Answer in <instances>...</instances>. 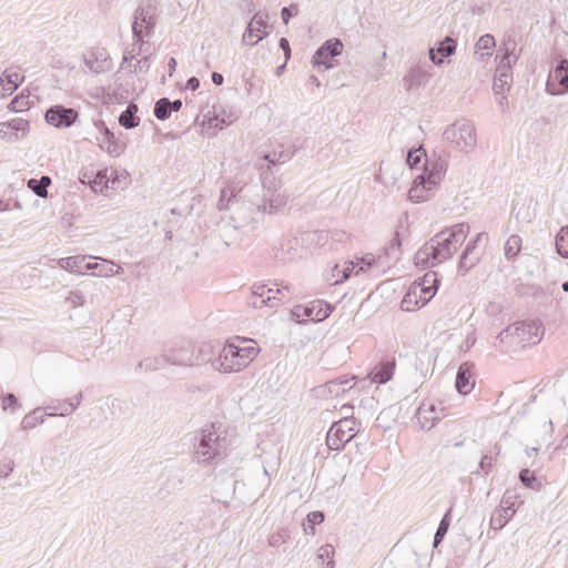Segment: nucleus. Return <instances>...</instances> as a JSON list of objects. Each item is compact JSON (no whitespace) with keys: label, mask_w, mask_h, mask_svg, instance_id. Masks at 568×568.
Wrapping results in <instances>:
<instances>
[{"label":"nucleus","mask_w":568,"mask_h":568,"mask_svg":"<svg viewBox=\"0 0 568 568\" xmlns=\"http://www.w3.org/2000/svg\"><path fill=\"white\" fill-rule=\"evenodd\" d=\"M448 161L445 152L432 158L426 156L424 172L414 179L413 186L408 191V199L412 202L420 203L428 200L430 192L435 190L446 174Z\"/></svg>","instance_id":"obj_1"},{"label":"nucleus","mask_w":568,"mask_h":568,"mask_svg":"<svg viewBox=\"0 0 568 568\" xmlns=\"http://www.w3.org/2000/svg\"><path fill=\"white\" fill-rule=\"evenodd\" d=\"M258 354L255 342L236 337L229 342L213 362V367L223 373H235L245 368Z\"/></svg>","instance_id":"obj_2"},{"label":"nucleus","mask_w":568,"mask_h":568,"mask_svg":"<svg viewBox=\"0 0 568 568\" xmlns=\"http://www.w3.org/2000/svg\"><path fill=\"white\" fill-rule=\"evenodd\" d=\"M447 235V231L437 233L430 241L425 243L415 254L414 262L419 268L437 265L453 256L459 246H455Z\"/></svg>","instance_id":"obj_3"},{"label":"nucleus","mask_w":568,"mask_h":568,"mask_svg":"<svg viewBox=\"0 0 568 568\" xmlns=\"http://www.w3.org/2000/svg\"><path fill=\"white\" fill-rule=\"evenodd\" d=\"M195 445V458L197 463H209L223 458L226 453L227 442L211 426L201 430Z\"/></svg>","instance_id":"obj_4"},{"label":"nucleus","mask_w":568,"mask_h":568,"mask_svg":"<svg viewBox=\"0 0 568 568\" xmlns=\"http://www.w3.org/2000/svg\"><path fill=\"white\" fill-rule=\"evenodd\" d=\"M443 138L454 144L458 151L465 153L473 151L477 144L475 125L468 120H459L447 126L443 132Z\"/></svg>","instance_id":"obj_5"},{"label":"nucleus","mask_w":568,"mask_h":568,"mask_svg":"<svg viewBox=\"0 0 568 568\" xmlns=\"http://www.w3.org/2000/svg\"><path fill=\"white\" fill-rule=\"evenodd\" d=\"M281 189V181L272 172L262 173L263 195L260 205H265V213L274 214L286 205L288 195Z\"/></svg>","instance_id":"obj_6"},{"label":"nucleus","mask_w":568,"mask_h":568,"mask_svg":"<svg viewBox=\"0 0 568 568\" xmlns=\"http://www.w3.org/2000/svg\"><path fill=\"white\" fill-rule=\"evenodd\" d=\"M356 419L345 416L334 422L326 434V445L331 450H341L355 436Z\"/></svg>","instance_id":"obj_7"},{"label":"nucleus","mask_w":568,"mask_h":568,"mask_svg":"<svg viewBox=\"0 0 568 568\" xmlns=\"http://www.w3.org/2000/svg\"><path fill=\"white\" fill-rule=\"evenodd\" d=\"M516 47L517 43L515 40L508 39L504 42V54L496 70L494 81V91L496 94H499L505 85L509 87L511 82V65L513 63H516L518 59V55L515 53Z\"/></svg>","instance_id":"obj_8"},{"label":"nucleus","mask_w":568,"mask_h":568,"mask_svg":"<svg viewBox=\"0 0 568 568\" xmlns=\"http://www.w3.org/2000/svg\"><path fill=\"white\" fill-rule=\"evenodd\" d=\"M232 212L233 213L231 219L235 223V229L248 225L255 227V225L265 214V205H260V203L254 202L235 200Z\"/></svg>","instance_id":"obj_9"},{"label":"nucleus","mask_w":568,"mask_h":568,"mask_svg":"<svg viewBox=\"0 0 568 568\" xmlns=\"http://www.w3.org/2000/svg\"><path fill=\"white\" fill-rule=\"evenodd\" d=\"M165 353L169 365L194 366L207 361L204 351L202 348L196 351L191 344L174 346Z\"/></svg>","instance_id":"obj_10"},{"label":"nucleus","mask_w":568,"mask_h":568,"mask_svg":"<svg viewBox=\"0 0 568 568\" xmlns=\"http://www.w3.org/2000/svg\"><path fill=\"white\" fill-rule=\"evenodd\" d=\"M343 51V42L339 39L333 38L325 41L312 57V64L314 67H324L325 70L332 69L336 65L335 57L339 55Z\"/></svg>","instance_id":"obj_11"},{"label":"nucleus","mask_w":568,"mask_h":568,"mask_svg":"<svg viewBox=\"0 0 568 568\" xmlns=\"http://www.w3.org/2000/svg\"><path fill=\"white\" fill-rule=\"evenodd\" d=\"M430 65L424 61L412 65L402 80L406 92H415L425 87L430 78Z\"/></svg>","instance_id":"obj_12"},{"label":"nucleus","mask_w":568,"mask_h":568,"mask_svg":"<svg viewBox=\"0 0 568 568\" xmlns=\"http://www.w3.org/2000/svg\"><path fill=\"white\" fill-rule=\"evenodd\" d=\"M435 295V291H427L417 282H414L407 290L400 302V308L405 312H413L426 305Z\"/></svg>","instance_id":"obj_13"},{"label":"nucleus","mask_w":568,"mask_h":568,"mask_svg":"<svg viewBox=\"0 0 568 568\" xmlns=\"http://www.w3.org/2000/svg\"><path fill=\"white\" fill-rule=\"evenodd\" d=\"M79 113L72 108L62 104L50 106L45 114V121L55 128H70L78 120Z\"/></svg>","instance_id":"obj_14"},{"label":"nucleus","mask_w":568,"mask_h":568,"mask_svg":"<svg viewBox=\"0 0 568 568\" xmlns=\"http://www.w3.org/2000/svg\"><path fill=\"white\" fill-rule=\"evenodd\" d=\"M547 91L552 95L568 92V59L561 58L557 62L547 82Z\"/></svg>","instance_id":"obj_15"},{"label":"nucleus","mask_w":568,"mask_h":568,"mask_svg":"<svg viewBox=\"0 0 568 568\" xmlns=\"http://www.w3.org/2000/svg\"><path fill=\"white\" fill-rule=\"evenodd\" d=\"M84 63L90 71L99 74L110 71L113 67L112 59L105 48H92L84 54Z\"/></svg>","instance_id":"obj_16"},{"label":"nucleus","mask_w":568,"mask_h":568,"mask_svg":"<svg viewBox=\"0 0 568 568\" xmlns=\"http://www.w3.org/2000/svg\"><path fill=\"white\" fill-rule=\"evenodd\" d=\"M510 329L516 335L521 347L524 348L527 344H536L540 341L539 337V325L535 321L516 322L509 325Z\"/></svg>","instance_id":"obj_17"},{"label":"nucleus","mask_w":568,"mask_h":568,"mask_svg":"<svg viewBox=\"0 0 568 568\" xmlns=\"http://www.w3.org/2000/svg\"><path fill=\"white\" fill-rule=\"evenodd\" d=\"M22 132V136L29 131V121L14 118L9 121L0 122V138L8 142H18L20 136L18 132Z\"/></svg>","instance_id":"obj_18"},{"label":"nucleus","mask_w":568,"mask_h":568,"mask_svg":"<svg viewBox=\"0 0 568 568\" xmlns=\"http://www.w3.org/2000/svg\"><path fill=\"white\" fill-rule=\"evenodd\" d=\"M97 126L100 131L97 138L100 148L110 155L119 156L123 152V145L115 140L114 133L102 121Z\"/></svg>","instance_id":"obj_19"},{"label":"nucleus","mask_w":568,"mask_h":568,"mask_svg":"<svg viewBox=\"0 0 568 568\" xmlns=\"http://www.w3.org/2000/svg\"><path fill=\"white\" fill-rule=\"evenodd\" d=\"M132 27L145 31V36L150 37L155 27V13L151 4L139 7L134 12Z\"/></svg>","instance_id":"obj_20"},{"label":"nucleus","mask_w":568,"mask_h":568,"mask_svg":"<svg viewBox=\"0 0 568 568\" xmlns=\"http://www.w3.org/2000/svg\"><path fill=\"white\" fill-rule=\"evenodd\" d=\"M474 365L465 362L463 363L457 371L455 387L457 392L462 395L469 394L475 386V378L473 374Z\"/></svg>","instance_id":"obj_21"},{"label":"nucleus","mask_w":568,"mask_h":568,"mask_svg":"<svg viewBox=\"0 0 568 568\" xmlns=\"http://www.w3.org/2000/svg\"><path fill=\"white\" fill-rule=\"evenodd\" d=\"M290 293L291 291L288 285H282L281 287L276 288V294H281L282 296L267 295L265 300H262L260 296H256L252 293L247 304L254 308H262L263 306L274 307L280 302L287 300Z\"/></svg>","instance_id":"obj_22"},{"label":"nucleus","mask_w":568,"mask_h":568,"mask_svg":"<svg viewBox=\"0 0 568 568\" xmlns=\"http://www.w3.org/2000/svg\"><path fill=\"white\" fill-rule=\"evenodd\" d=\"M494 347L504 354L517 352L518 349L523 348L509 326L496 336Z\"/></svg>","instance_id":"obj_23"},{"label":"nucleus","mask_w":568,"mask_h":568,"mask_svg":"<svg viewBox=\"0 0 568 568\" xmlns=\"http://www.w3.org/2000/svg\"><path fill=\"white\" fill-rule=\"evenodd\" d=\"M416 417L424 429H432L436 423L440 419V415L437 413V408L434 404L423 403L417 412Z\"/></svg>","instance_id":"obj_24"},{"label":"nucleus","mask_w":568,"mask_h":568,"mask_svg":"<svg viewBox=\"0 0 568 568\" xmlns=\"http://www.w3.org/2000/svg\"><path fill=\"white\" fill-rule=\"evenodd\" d=\"M304 307L306 308V321L313 322H322L326 320L334 310L331 304L323 301H313L310 304L304 305Z\"/></svg>","instance_id":"obj_25"},{"label":"nucleus","mask_w":568,"mask_h":568,"mask_svg":"<svg viewBox=\"0 0 568 568\" xmlns=\"http://www.w3.org/2000/svg\"><path fill=\"white\" fill-rule=\"evenodd\" d=\"M395 366L394 358L382 361L372 369L369 377L374 383L385 384L393 377Z\"/></svg>","instance_id":"obj_26"},{"label":"nucleus","mask_w":568,"mask_h":568,"mask_svg":"<svg viewBox=\"0 0 568 568\" xmlns=\"http://www.w3.org/2000/svg\"><path fill=\"white\" fill-rule=\"evenodd\" d=\"M23 77L11 69L4 70L0 77V94L2 97L11 95L19 87Z\"/></svg>","instance_id":"obj_27"},{"label":"nucleus","mask_w":568,"mask_h":568,"mask_svg":"<svg viewBox=\"0 0 568 568\" xmlns=\"http://www.w3.org/2000/svg\"><path fill=\"white\" fill-rule=\"evenodd\" d=\"M456 50V41L449 37H446L435 51V49H429V59L430 61L439 65L443 63V58L452 55Z\"/></svg>","instance_id":"obj_28"},{"label":"nucleus","mask_w":568,"mask_h":568,"mask_svg":"<svg viewBox=\"0 0 568 568\" xmlns=\"http://www.w3.org/2000/svg\"><path fill=\"white\" fill-rule=\"evenodd\" d=\"M515 514H516V508L507 509L499 505L494 510V513L490 517V520H489L490 528H493L495 530H499V529L504 528L507 525V523L514 517Z\"/></svg>","instance_id":"obj_29"},{"label":"nucleus","mask_w":568,"mask_h":568,"mask_svg":"<svg viewBox=\"0 0 568 568\" xmlns=\"http://www.w3.org/2000/svg\"><path fill=\"white\" fill-rule=\"evenodd\" d=\"M138 111V105L134 102H130L126 109L123 112H121L119 116V123L124 129H134L140 123V118L136 115Z\"/></svg>","instance_id":"obj_30"},{"label":"nucleus","mask_w":568,"mask_h":568,"mask_svg":"<svg viewBox=\"0 0 568 568\" xmlns=\"http://www.w3.org/2000/svg\"><path fill=\"white\" fill-rule=\"evenodd\" d=\"M168 364L166 353L159 356H150L140 361L136 371L154 372L163 369Z\"/></svg>","instance_id":"obj_31"},{"label":"nucleus","mask_w":568,"mask_h":568,"mask_svg":"<svg viewBox=\"0 0 568 568\" xmlns=\"http://www.w3.org/2000/svg\"><path fill=\"white\" fill-rule=\"evenodd\" d=\"M85 260L87 257L83 255L62 257L58 261V265L62 270L83 274V265Z\"/></svg>","instance_id":"obj_32"},{"label":"nucleus","mask_w":568,"mask_h":568,"mask_svg":"<svg viewBox=\"0 0 568 568\" xmlns=\"http://www.w3.org/2000/svg\"><path fill=\"white\" fill-rule=\"evenodd\" d=\"M85 272H90L94 276L108 277V276H112L115 271H114V264L113 263L100 264V263H95V262H87V261H84L83 274Z\"/></svg>","instance_id":"obj_33"},{"label":"nucleus","mask_w":568,"mask_h":568,"mask_svg":"<svg viewBox=\"0 0 568 568\" xmlns=\"http://www.w3.org/2000/svg\"><path fill=\"white\" fill-rule=\"evenodd\" d=\"M51 184V178L42 175L39 180L30 179L27 183L28 187L39 197L48 196V186Z\"/></svg>","instance_id":"obj_34"},{"label":"nucleus","mask_w":568,"mask_h":568,"mask_svg":"<svg viewBox=\"0 0 568 568\" xmlns=\"http://www.w3.org/2000/svg\"><path fill=\"white\" fill-rule=\"evenodd\" d=\"M446 231L450 240L455 242V246H460L467 237L469 225L467 223H458Z\"/></svg>","instance_id":"obj_35"},{"label":"nucleus","mask_w":568,"mask_h":568,"mask_svg":"<svg viewBox=\"0 0 568 568\" xmlns=\"http://www.w3.org/2000/svg\"><path fill=\"white\" fill-rule=\"evenodd\" d=\"M235 200H239L235 193V189L232 186H226L221 190L217 209L220 211L232 210L234 207Z\"/></svg>","instance_id":"obj_36"},{"label":"nucleus","mask_w":568,"mask_h":568,"mask_svg":"<svg viewBox=\"0 0 568 568\" xmlns=\"http://www.w3.org/2000/svg\"><path fill=\"white\" fill-rule=\"evenodd\" d=\"M521 250V237L513 234L508 237L504 246V254L507 260H514Z\"/></svg>","instance_id":"obj_37"},{"label":"nucleus","mask_w":568,"mask_h":568,"mask_svg":"<svg viewBox=\"0 0 568 568\" xmlns=\"http://www.w3.org/2000/svg\"><path fill=\"white\" fill-rule=\"evenodd\" d=\"M518 477H519L520 483L525 487L536 490V491L540 490L541 483L537 479L535 471H530L528 468H523L519 471Z\"/></svg>","instance_id":"obj_38"},{"label":"nucleus","mask_w":568,"mask_h":568,"mask_svg":"<svg viewBox=\"0 0 568 568\" xmlns=\"http://www.w3.org/2000/svg\"><path fill=\"white\" fill-rule=\"evenodd\" d=\"M43 422H44V415L42 414V408L37 407L30 414H27L23 417V419L21 422V427L23 429H32L37 426L38 423L42 424Z\"/></svg>","instance_id":"obj_39"},{"label":"nucleus","mask_w":568,"mask_h":568,"mask_svg":"<svg viewBox=\"0 0 568 568\" xmlns=\"http://www.w3.org/2000/svg\"><path fill=\"white\" fill-rule=\"evenodd\" d=\"M556 250L561 257L568 258V225L561 227L557 233Z\"/></svg>","instance_id":"obj_40"},{"label":"nucleus","mask_w":568,"mask_h":568,"mask_svg":"<svg viewBox=\"0 0 568 568\" xmlns=\"http://www.w3.org/2000/svg\"><path fill=\"white\" fill-rule=\"evenodd\" d=\"M334 552L335 550L332 545H323L318 548L316 558L322 565H326V568H334Z\"/></svg>","instance_id":"obj_41"},{"label":"nucleus","mask_w":568,"mask_h":568,"mask_svg":"<svg viewBox=\"0 0 568 568\" xmlns=\"http://www.w3.org/2000/svg\"><path fill=\"white\" fill-rule=\"evenodd\" d=\"M153 112L158 120H160V121L168 120L172 114V111L169 108V98L159 99L154 104Z\"/></svg>","instance_id":"obj_42"},{"label":"nucleus","mask_w":568,"mask_h":568,"mask_svg":"<svg viewBox=\"0 0 568 568\" xmlns=\"http://www.w3.org/2000/svg\"><path fill=\"white\" fill-rule=\"evenodd\" d=\"M293 156L292 151H274L264 156V159L268 162L267 171L270 170V165L282 164L288 161Z\"/></svg>","instance_id":"obj_43"},{"label":"nucleus","mask_w":568,"mask_h":568,"mask_svg":"<svg viewBox=\"0 0 568 568\" xmlns=\"http://www.w3.org/2000/svg\"><path fill=\"white\" fill-rule=\"evenodd\" d=\"M260 32H261V28H258L250 22L246 31L243 34L242 41L250 45H254L260 40H262V36H260Z\"/></svg>","instance_id":"obj_44"},{"label":"nucleus","mask_w":568,"mask_h":568,"mask_svg":"<svg viewBox=\"0 0 568 568\" xmlns=\"http://www.w3.org/2000/svg\"><path fill=\"white\" fill-rule=\"evenodd\" d=\"M307 526L304 525V530L308 534L311 532L312 535L315 534V525H320L324 521V513L322 511H318V510H315V511H311L308 515H307Z\"/></svg>","instance_id":"obj_45"},{"label":"nucleus","mask_w":568,"mask_h":568,"mask_svg":"<svg viewBox=\"0 0 568 568\" xmlns=\"http://www.w3.org/2000/svg\"><path fill=\"white\" fill-rule=\"evenodd\" d=\"M82 397H83L82 393L80 392L72 398L63 400L62 405L64 408L62 412H60V416L64 417L71 413H73L80 406V404L82 402Z\"/></svg>","instance_id":"obj_46"},{"label":"nucleus","mask_w":568,"mask_h":568,"mask_svg":"<svg viewBox=\"0 0 568 568\" xmlns=\"http://www.w3.org/2000/svg\"><path fill=\"white\" fill-rule=\"evenodd\" d=\"M420 287L426 288L427 291H435V293L438 290L439 286V280L437 278V274L435 272H427L420 282H417Z\"/></svg>","instance_id":"obj_47"},{"label":"nucleus","mask_w":568,"mask_h":568,"mask_svg":"<svg viewBox=\"0 0 568 568\" xmlns=\"http://www.w3.org/2000/svg\"><path fill=\"white\" fill-rule=\"evenodd\" d=\"M423 156H427L423 148H418L417 150H410L407 152L406 155V164L410 169H415L420 163Z\"/></svg>","instance_id":"obj_48"},{"label":"nucleus","mask_w":568,"mask_h":568,"mask_svg":"<svg viewBox=\"0 0 568 568\" xmlns=\"http://www.w3.org/2000/svg\"><path fill=\"white\" fill-rule=\"evenodd\" d=\"M213 110H214V118L210 120L211 125L222 130L225 125H229L234 121L231 113L227 116H221V113L219 112L217 106H213Z\"/></svg>","instance_id":"obj_49"},{"label":"nucleus","mask_w":568,"mask_h":568,"mask_svg":"<svg viewBox=\"0 0 568 568\" xmlns=\"http://www.w3.org/2000/svg\"><path fill=\"white\" fill-rule=\"evenodd\" d=\"M449 511L440 520L438 528L434 536V546H437L444 538V536L447 534L448 527H449Z\"/></svg>","instance_id":"obj_50"},{"label":"nucleus","mask_w":568,"mask_h":568,"mask_svg":"<svg viewBox=\"0 0 568 568\" xmlns=\"http://www.w3.org/2000/svg\"><path fill=\"white\" fill-rule=\"evenodd\" d=\"M518 497H519V495L517 494L516 489H506V491L504 493V495L501 497L500 506H503L507 509L515 508V504H516V500L518 499Z\"/></svg>","instance_id":"obj_51"},{"label":"nucleus","mask_w":568,"mask_h":568,"mask_svg":"<svg viewBox=\"0 0 568 568\" xmlns=\"http://www.w3.org/2000/svg\"><path fill=\"white\" fill-rule=\"evenodd\" d=\"M478 261H479V257H477V256L469 257V254H466L465 252H463L459 257L458 268H459V271H463L464 273H466L473 266H475Z\"/></svg>","instance_id":"obj_52"},{"label":"nucleus","mask_w":568,"mask_h":568,"mask_svg":"<svg viewBox=\"0 0 568 568\" xmlns=\"http://www.w3.org/2000/svg\"><path fill=\"white\" fill-rule=\"evenodd\" d=\"M109 178L106 176V171L98 172L94 180L91 182V187L94 192L103 191V187H109Z\"/></svg>","instance_id":"obj_53"},{"label":"nucleus","mask_w":568,"mask_h":568,"mask_svg":"<svg viewBox=\"0 0 568 568\" xmlns=\"http://www.w3.org/2000/svg\"><path fill=\"white\" fill-rule=\"evenodd\" d=\"M252 288L253 294L260 296L262 300H265L267 295L282 296L281 294H276V290L272 287H266L265 284H254Z\"/></svg>","instance_id":"obj_54"},{"label":"nucleus","mask_w":568,"mask_h":568,"mask_svg":"<svg viewBox=\"0 0 568 568\" xmlns=\"http://www.w3.org/2000/svg\"><path fill=\"white\" fill-rule=\"evenodd\" d=\"M496 44L495 38L491 34H484L481 36L478 41L476 42V52L479 50H489L494 48Z\"/></svg>","instance_id":"obj_55"},{"label":"nucleus","mask_w":568,"mask_h":568,"mask_svg":"<svg viewBox=\"0 0 568 568\" xmlns=\"http://www.w3.org/2000/svg\"><path fill=\"white\" fill-rule=\"evenodd\" d=\"M151 67V55H145L136 61L133 65V70L130 72L133 73H146Z\"/></svg>","instance_id":"obj_56"},{"label":"nucleus","mask_w":568,"mask_h":568,"mask_svg":"<svg viewBox=\"0 0 568 568\" xmlns=\"http://www.w3.org/2000/svg\"><path fill=\"white\" fill-rule=\"evenodd\" d=\"M84 295L81 291H71L67 296V303H69L72 307L82 306L84 304Z\"/></svg>","instance_id":"obj_57"},{"label":"nucleus","mask_w":568,"mask_h":568,"mask_svg":"<svg viewBox=\"0 0 568 568\" xmlns=\"http://www.w3.org/2000/svg\"><path fill=\"white\" fill-rule=\"evenodd\" d=\"M325 387H326L327 392L329 393V395H332V396H339L352 388V386L341 388V386H338V384H337V379H332V381L327 382L325 384Z\"/></svg>","instance_id":"obj_58"},{"label":"nucleus","mask_w":568,"mask_h":568,"mask_svg":"<svg viewBox=\"0 0 568 568\" xmlns=\"http://www.w3.org/2000/svg\"><path fill=\"white\" fill-rule=\"evenodd\" d=\"M29 103L28 99L24 97H16L11 100L9 103V109L14 112H20L23 110L24 106H27Z\"/></svg>","instance_id":"obj_59"},{"label":"nucleus","mask_w":568,"mask_h":568,"mask_svg":"<svg viewBox=\"0 0 568 568\" xmlns=\"http://www.w3.org/2000/svg\"><path fill=\"white\" fill-rule=\"evenodd\" d=\"M357 263H358V265L361 264V266L356 271V275L359 272H365L366 268L372 267L374 265V263H375V257H374L373 254H366Z\"/></svg>","instance_id":"obj_60"},{"label":"nucleus","mask_w":568,"mask_h":568,"mask_svg":"<svg viewBox=\"0 0 568 568\" xmlns=\"http://www.w3.org/2000/svg\"><path fill=\"white\" fill-rule=\"evenodd\" d=\"M132 33L134 39L133 48L139 45V50L142 51V48L145 44L143 40V38L146 37L145 31L138 29V27H132Z\"/></svg>","instance_id":"obj_61"},{"label":"nucleus","mask_w":568,"mask_h":568,"mask_svg":"<svg viewBox=\"0 0 568 568\" xmlns=\"http://www.w3.org/2000/svg\"><path fill=\"white\" fill-rule=\"evenodd\" d=\"M291 314L292 317L298 323L306 321V308L304 307V305L294 306L293 310L291 311Z\"/></svg>","instance_id":"obj_62"},{"label":"nucleus","mask_w":568,"mask_h":568,"mask_svg":"<svg viewBox=\"0 0 568 568\" xmlns=\"http://www.w3.org/2000/svg\"><path fill=\"white\" fill-rule=\"evenodd\" d=\"M18 406V399L14 394L8 393L2 396V409L14 408Z\"/></svg>","instance_id":"obj_63"},{"label":"nucleus","mask_w":568,"mask_h":568,"mask_svg":"<svg viewBox=\"0 0 568 568\" xmlns=\"http://www.w3.org/2000/svg\"><path fill=\"white\" fill-rule=\"evenodd\" d=\"M297 7L296 6H290V7H284L282 8L281 10V17H282V20L285 24L288 23L290 19L292 18L293 14H297Z\"/></svg>","instance_id":"obj_64"}]
</instances>
